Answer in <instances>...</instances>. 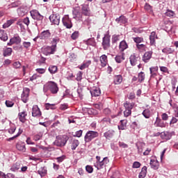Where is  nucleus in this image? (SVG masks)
Wrapping results in <instances>:
<instances>
[{
	"instance_id": "obj_1",
	"label": "nucleus",
	"mask_w": 178,
	"mask_h": 178,
	"mask_svg": "<svg viewBox=\"0 0 178 178\" xmlns=\"http://www.w3.org/2000/svg\"><path fill=\"white\" fill-rule=\"evenodd\" d=\"M31 16L32 18H33L34 20H37L35 23V26L40 29L42 28L44 26V24L42 23V20H44V16L41 15L38 10H33L30 12Z\"/></svg>"
},
{
	"instance_id": "obj_2",
	"label": "nucleus",
	"mask_w": 178,
	"mask_h": 178,
	"mask_svg": "<svg viewBox=\"0 0 178 178\" xmlns=\"http://www.w3.org/2000/svg\"><path fill=\"white\" fill-rule=\"evenodd\" d=\"M48 90H49L51 94H58L59 88L58 87V84L54 81H49L43 86L44 92H47Z\"/></svg>"
},
{
	"instance_id": "obj_3",
	"label": "nucleus",
	"mask_w": 178,
	"mask_h": 178,
	"mask_svg": "<svg viewBox=\"0 0 178 178\" xmlns=\"http://www.w3.org/2000/svg\"><path fill=\"white\" fill-rule=\"evenodd\" d=\"M68 140L69 137H67L66 135L58 136L57 139L54 142V145H56V147H65Z\"/></svg>"
},
{
	"instance_id": "obj_4",
	"label": "nucleus",
	"mask_w": 178,
	"mask_h": 178,
	"mask_svg": "<svg viewBox=\"0 0 178 178\" xmlns=\"http://www.w3.org/2000/svg\"><path fill=\"white\" fill-rule=\"evenodd\" d=\"M99 136L97 131H89L86 133L85 136V141L86 143H90L94 138H97Z\"/></svg>"
},
{
	"instance_id": "obj_5",
	"label": "nucleus",
	"mask_w": 178,
	"mask_h": 178,
	"mask_svg": "<svg viewBox=\"0 0 178 178\" xmlns=\"http://www.w3.org/2000/svg\"><path fill=\"white\" fill-rule=\"evenodd\" d=\"M56 51V45H52L51 47L47 46L45 47H43L42 49V52L44 54V55H46V56H48V55H52L55 54V51Z\"/></svg>"
},
{
	"instance_id": "obj_6",
	"label": "nucleus",
	"mask_w": 178,
	"mask_h": 178,
	"mask_svg": "<svg viewBox=\"0 0 178 178\" xmlns=\"http://www.w3.org/2000/svg\"><path fill=\"white\" fill-rule=\"evenodd\" d=\"M102 45L104 51H108L111 48V37L105 35L102 38Z\"/></svg>"
},
{
	"instance_id": "obj_7",
	"label": "nucleus",
	"mask_w": 178,
	"mask_h": 178,
	"mask_svg": "<svg viewBox=\"0 0 178 178\" xmlns=\"http://www.w3.org/2000/svg\"><path fill=\"white\" fill-rule=\"evenodd\" d=\"M51 24H54L56 26H59V23H60V15L58 14H51L49 17Z\"/></svg>"
},
{
	"instance_id": "obj_8",
	"label": "nucleus",
	"mask_w": 178,
	"mask_h": 178,
	"mask_svg": "<svg viewBox=\"0 0 178 178\" xmlns=\"http://www.w3.org/2000/svg\"><path fill=\"white\" fill-rule=\"evenodd\" d=\"M63 24L66 29H72L73 27V24L72 23V20L69 18V16L65 15L63 17L62 19Z\"/></svg>"
},
{
	"instance_id": "obj_9",
	"label": "nucleus",
	"mask_w": 178,
	"mask_h": 178,
	"mask_svg": "<svg viewBox=\"0 0 178 178\" xmlns=\"http://www.w3.org/2000/svg\"><path fill=\"white\" fill-rule=\"evenodd\" d=\"M107 163H109V159L108 157H104L101 161L96 162V168H97V169H103Z\"/></svg>"
},
{
	"instance_id": "obj_10",
	"label": "nucleus",
	"mask_w": 178,
	"mask_h": 178,
	"mask_svg": "<svg viewBox=\"0 0 178 178\" xmlns=\"http://www.w3.org/2000/svg\"><path fill=\"white\" fill-rule=\"evenodd\" d=\"M81 11L82 14L84 16H90L91 11L90 10V6L88 4H82L81 5Z\"/></svg>"
},
{
	"instance_id": "obj_11",
	"label": "nucleus",
	"mask_w": 178,
	"mask_h": 178,
	"mask_svg": "<svg viewBox=\"0 0 178 178\" xmlns=\"http://www.w3.org/2000/svg\"><path fill=\"white\" fill-rule=\"evenodd\" d=\"M17 12L18 13L19 16H21V17H23L25 15L27 14V6H22L19 8H17Z\"/></svg>"
},
{
	"instance_id": "obj_12",
	"label": "nucleus",
	"mask_w": 178,
	"mask_h": 178,
	"mask_svg": "<svg viewBox=\"0 0 178 178\" xmlns=\"http://www.w3.org/2000/svg\"><path fill=\"white\" fill-rule=\"evenodd\" d=\"M32 116H33V118H40V116H41V111H40L38 106L35 105L33 106Z\"/></svg>"
},
{
	"instance_id": "obj_13",
	"label": "nucleus",
	"mask_w": 178,
	"mask_h": 178,
	"mask_svg": "<svg viewBox=\"0 0 178 178\" xmlns=\"http://www.w3.org/2000/svg\"><path fill=\"white\" fill-rule=\"evenodd\" d=\"M154 125L156 126V127H161V128L166 127V123H164V122L162 121L161 118H159V115L156 118Z\"/></svg>"
},
{
	"instance_id": "obj_14",
	"label": "nucleus",
	"mask_w": 178,
	"mask_h": 178,
	"mask_svg": "<svg viewBox=\"0 0 178 178\" xmlns=\"http://www.w3.org/2000/svg\"><path fill=\"white\" fill-rule=\"evenodd\" d=\"M49 37H51V32H49V30L42 31L39 35L40 40H48Z\"/></svg>"
},
{
	"instance_id": "obj_15",
	"label": "nucleus",
	"mask_w": 178,
	"mask_h": 178,
	"mask_svg": "<svg viewBox=\"0 0 178 178\" xmlns=\"http://www.w3.org/2000/svg\"><path fill=\"white\" fill-rule=\"evenodd\" d=\"M29 89H25L21 95V99L24 102V104H26V102L29 101Z\"/></svg>"
},
{
	"instance_id": "obj_16",
	"label": "nucleus",
	"mask_w": 178,
	"mask_h": 178,
	"mask_svg": "<svg viewBox=\"0 0 178 178\" xmlns=\"http://www.w3.org/2000/svg\"><path fill=\"white\" fill-rule=\"evenodd\" d=\"M22 42V38L19 36H14L13 38L10 40V42L8 43V45H13V44H19Z\"/></svg>"
},
{
	"instance_id": "obj_17",
	"label": "nucleus",
	"mask_w": 178,
	"mask_h": 178,
	"mask_svg": "<svg viewBox=\"0 0 178 178\" xmlns=\"http://www.w3.org/2000/svg\"><path fill=\"white\" fill-rule=\"evenodd\" d=\"M150 166L152 169H154V170H157V169H159V162L156 159H151Z\"/></svg>"
},
{
	"instance_id": "obj_18",
	"label": "nucleus",
	"mask_w": 178,
	"mask_h": 178,
	"mask_svg": "<svg viewBox=\"0 0 178 178\" xmlns=\"http://www.w3.org/2000/svg\"><path fill=\"white\" fill-rule=\"evenodd\" d=\"M16 148L18 151L21 152H26V143L23 142H19L16 145Z\"/></svg>"
},
{
	"instance_id": "obj_19",
	"label": "nucleus",
	"mask_w": 178,
	"mask_h": 178,
	"mask_svg": "<svg viewBox=\"0 0 178 178\" xmlns=\"http://www.w3.org/2000/svg\"><path fill=\"white\" fill-rule=\"evenodd\" d=\"M151 58H152V51H146L143 56V60L147 63Z\"/></svg>"
},
{
	"instance_id": "obj_20",
	"label": "nucleus",
	"mask_w": 178,
	"mask_h": 178,
	"mask_svg": "<svg viewBox=\"0 0 178 178\" xmlns=\"http://www.w3.org/2000/svg\"><path fill=\"white\" fill-rule=\"evenodd\" d=\"M129 60L131 66H136L137 62L140 60V57H136V55L133 54L130 56Z\"/></svg>"
},
{
	"instance_id": "obj_21",
	"label": "nucleus",
	"mask_w": 178,
	"mask_h": 178,
	"mask_svg": "<svg viewBox=\"0 0 178 178\" xmlns=\"http://www.w3.org/2000/svg\"><path fill=\"white\" fill-rule=\"evenodd\" d=\"M161 137L163 140H170V138H172V134L168 131L161 132Z\"/></svg>"
},
{
	"instance_id": "obj_22",
	"label": "nucleus",
	"mask_w": 178,
	"mask_h": 178,
	"mask_svg": "<svg viewBox=\"0 0 178 178\" xmlns=\"http://www.w3.org/2000/svg\"><path fill=\"white\" fill-rule=\"evenodd\" d=\"M18 118L22 123H24V122H26V118H27V111L19 112Z\"/></svg>"
},
{
	"instance_id": "obj_23",
	"label": "nucleus",
	"mask_w": 178,
	"mask_h": 178,
	"mask_svg": "<svg viewBox=\"0 0 178 178\" xmlns=\"http://www.w3.org/2000/svg\"><path fill=\"white\" fill-rule=\"evenodd\" d=\"M90 94L92 97H99L101 95V90L98 88H93L90 90Z\"/></svg>"
},
{
	"instance_id": "obj_24",
	"label": "nucleus",
	"mask_w": 178,
	"mask_h": 178,
	"mask_svg": "<svg viewBox=\"0 0 178 178\" xmlns=\"http://www.w3.org/2000/svg\"><path fill=\"white\" fill-rule=\"evenodd\" d=\"M158 38V36L156 35V33L152 32L149 35V41H150V45H155V40Z\"/></svg>"
},
{
	"instance_id": "obj_25",
	"label": "nucleus",
	"mask_w": 178,
	"mask_h": 178,
	"mask_svg": "<svg viewBox=\"0 0 178 178\" xmlns=\"http://www.w3.org/2000/svg\"><path fill=\"white\" fill-rule=\"evenodd\" d=\"M128 48L129 45L127 44V42H126L124 40H122L120 42L119 49L121 52H123V51L127 49Z\"/></svg>"
},
{
	"instance_id": "obj_26",
	"label": "nucleus",
	"mask_w": 178,
	"mask_h": 178,
	"mask_svg": "<svg viewBox=\"0 0 178 178\" xmlns=\"http://www.w3.org/2000/svg\"><path fill=\"white\" fill-rule=\"evenodd\" d=\"M127 128V120H120V124L118 125L119 130H126Z\"/></svg>"
},
{
	"instance_id": "obj_27",
	"label": "nucleus",
	"mask_w": 178,
	"mask_h": 178,
	"mask_svg": "<svg viewBox=\"0 0 178 178\" xmlns=\"http://www.w3.org/2000/svg\"><path fill=\"white\" fill-rule=\"evenodd\" d=\"M100 62L102 67H105L108 63V56H106L105 54H103L102 56H100Z\"/></svg>"
},
{
	"instance_id": "obj_28",
	"label": "nucleus",
	"mask_w": 178,
	"mask_h": 178,
	"mask_svg": "<svg viewBox=\"0 0 178 178\" xmlns=\"http://www.w3.org/2000/svg\"><path fill=\"white\" fill-rule=\"evenodd\" d=\"M115 22L119 24H125V23L127 22V18L124 17V15H121L118 18H116Z\"/></svg>"
},
{
	"instance_id": "obj_29",
	"label": "nucleus",
	"mask_w": 178,
	"mask_h": 178,
	"mask_svg": "<svg viewBox=\"0 0 178 178\" xmlns=\"http://www.w3.org/2000/svg\"><path fill=\"white\" fill-rule=\"evenodd\" d=\"M0 40L1 41H8V34L2 29H0Z\"/></svg>"
},
{
	"instance_id": "obj_30",
	"label": "nucleus",
	"mask_w": 178,
	"mask_h": 178,
	"mask_svg": "<svg viewBox=\"0 0 178 178\" xmlns=\"http://www.w3.org/2000/svg\"><path fill=\"white\" fill-rule=\"evenodd\" d=\"M115 135V131L113 130H108L106 132L104 133V136L106 137L108 140L110 138H112L113 136Z\"/></svg>"
},
{
	"instance_id": "obj_31",
	"label": "nucleus",
	"mask_w": 178,
	"mask_h": 178,
	"mask_svg": "<svg viewBox=\"0 0 178 178\" xmlns=\"http://www.w3.org/2000/svg\"><path fill=\"white\" fill-rule=\"evenodd\" d=\"M85 44H86V45H90L91 47H95V45H97V42H95V39H94V38L88 39L85 42Z\"/></svg>"
},
{
	"instance_id": "obj_32",
	"label": "nucleus",
	"mask_w": 178,
	"mask_h": 178,
	"mask_svg": "<svg viewBox=\"0 0 178 178\" xmlns=\"http://www.w3.org/2000/svg\"><path fill=\"white\" fill-rule=\"evenodd\" d=\"M91 65V60L84 61L80 66V70H84L86 67H88Z\"/></svg>"
},
{
	"instance_id": "obj_33",
	"label": "nucleus",
	"mask_w": 178,
	"mask_h": 178,
	"mask_svg": "<svg viewBox=\"0 0 178 178\" xmlns=\"http://www.w3.org/2000/svg\"><path fill=\"white\" fill-rule=\"evenodd\" d=\"M125 109L128 111H131L134 108V103L126 102L124 104Z\"/></svg>"
},
{
	"instance_id": "obj_34",
	"label": "nucleus",
	"mask_w": 178,
	"mask_h": 178,
	"mask_svg": "<svg viewBox=\"0 0 178 178\" xmlns=\"http://www.w3.org/2000/svg\"><path fill=\"white\" fill-rule=\"evenodd\" d=\"M123 81V78L122 75H117L114 77V83L115 84H120Z\"/></svg>"
},
{
	"instance_id": "obj_35",
	"label": "nucleus",
	"mask_w": 178,
	"mask_h": 178,
	"mask_svg": "<svg viewBox=\"0 0 178 178\" xmlns=\"http://www.w3.org/2000/svg\"><path fill=\"white\" fill-rule=\"evenodd\" d=\"M13 23H15V19L8 20L4 24H3V29H8V27H10Z\"/></svg>"
},
{
	"instance_id": "obj_36",
	"label": "nucleus",
	"mask_w": 178,
	"mask_h": 178,
	"mask_svg": "<svg viewBox=\"0 0 178 178\" xmlns=\"http://www.w3.org/2000/svg\"><path fill=\"white\" fill-rule=\"evenodd\" d=\"M147 176V166H144L139 174V178H144Z\"/></svg>"
},
{
	"instance_id": "obj_37",
	"label": "nucleus",
	"mask_w": 178,
	"mask_h": 178,
	"mask_svg": "<svg viewBox=\"0 0 178 178\" xmlns=\"http://www.w3.org/2000/svg\"><path fill=\"white\" fill-rule=\"evenodd\" d=\"M162 52L168 55L169 54H173L175 52V49L170 47H165L163 49Z\"/></svg>"
},
{
	"instance_id": "obj_38",
	"label": "nucleus",
	"mask_w": 178,
	"mask_h": 178,
	"mask_svg": "<svg viewBox=\"0 0 178 178\" xmlns=\"http://www.w3.org/2000/svg\"><path fill=\"white\" fill-rule=\"evenodd\" d=\"M143 115L146 119H149V118H151V111L148 108L145 109L143 112Z\"/></svg>"
},
{
	"instance_id": "obj_39",
	"label": "nucleus",
	"mask_w": 178,
	"mask_h": 178,
	"mask_svg": "<svg viewBox=\"0 0 178 178\" xmlns=\"http://www.w3.org/2000/svg\"><path fill=\"white\" fill-rule=\"evenodd\" d=\"M80 143L79 142L78 140H73L71 145V148L73 151L76 149L78 147Z\"/></svg>"
},
{
	"instance_id": "obj_40",
	"label": "nucleus",
	"mask_w": 178,
	"mask_h": 178,
	"mask_svg": "<svg viewBox=\"0 0 178 178\" xmlns=\"http://www.w3.org/2000/svg\"><path fill=\"white\" fill-rule=\"evenodd\" d=\"M49 72L51 74H55V73L56 72H58V67H56L55 65H50L49 67Z\"/></svg>"
},
{
	"instance_id": "obj_41",
	"label": "nucleus",
	"mask_w": 178,
	"mask_h": 178,
	"mask_svg": "<svg viewBox=\"0 0 178 178\" xmlns=\"http://www.w3.org/2000/svg\"><path fill=\"white\" fill-rule=\"evenodd\" d=\"M138 80L139 83H143V81L145 80V74L143 72H140L138 76Z\"/></svg>"
},
{
	"instance_id": "obj_42",
	"label": "nucleus",
	"mask_w": 178,
	"mask_h": 178,
	"mask_svg": "<svg viewBox=\"0 0 178 178\" xmlns=\"http://www.w3.org/2000/svg\"><path fill=\"white\" fill-rule=\"evenodd\" d=\"M12 48H7L3 51V56H10L12 55Z\"/></svg>"
},
{
	"instance_id": "obj_43",
	"label": "nucleus",
	"mask_w": 178,
	"mask_h": 178,
	"mask_svg": "<svg viewBox=\"0 0 178 178\" xmlns=\"http://www.w3.org/2000/svg\"><path fill=\"white\" fill-rule=\"evenodd\" d=\"M38 173L40 175L41 177H43V176L47 175V170L44 168H40V170H38Z\"/></svg>"
},
{
	"instance_id": "obj_44",
	"label": "nucleus",
	"mask_w": 178,
	"mask_h": 178,
	"mask_svg": "<svg viewBox=\"0 0 178 178\" xmlns=\"http://www.w3.org/2000/svg\"><path fill=\"white\" fill-rule=\"evenodd\" d=\"M19 169H20V165H19V164L15 163L13 164V166L10 168V171L11 172H17V170H19Z\"/></svg>"
},
{
	"instance_id": "obj_45",
	"label": "nucleus",
	"mask_w": 178,
	"mask_h": 178,
	"mask_svg": "<svg viewBox=\"0 0 178 178\" xmlns=\"http://www.w3.org/2000/svg\"><path fill=\"white\" fill-rule=\"evenodd\" d=\"M145 9L146 10H148V12L150 13V15H154V11H152V7L149 4L146 3L145 5Z\"/></svg>"
},
{
	"instance_id": "obj_46",
	"label": "nucleus",
	"mask_w": 178,
	"mask_h": 178,
	"mask_svg": "<svg viewBox=\"0 0 178 178\" xmlns=\"http://www.w3.org/2000/svg\"><path fill=\"white\" fill-rule=\"evenodd\" d=\"M115 59L117 63H121L122 60H124V57L122 55L116 56Z\"/></svg>"
},
{
	"instance_id": "obj_47",
	"label": "nucleus",
	"mask_w": 178,
	"mask_h": 178,
	"mask_svg": "<svg viewBox=\"0 0 178 178\" xmlns=\"http://www.w3.org/2000/svg\"><path fill=\"white\" fill-rule=\"evenodd\" d=\"M22 133H23V130L19 129L17 135H15L11 138H9L7 140L12 141V140H15V138H17V137H19V136H20V134H22Z\"/></svg>"
},
{
	"instance_id": "obj_48",
	"label": "nucleus",
	"mask_w": 178,
	"mask_h": 178,
	"mask_svg": "<svg viewBox=\"0 0 178 178\" xmlns=\"http://www.w3.org/2000/svg\"><path fill=\"white\" fill-rule=\"evenodd\" d=\"M120 38V35H114L112 37V43L113 44H116V42H118V41H119Z\"/></svg>"
},
{
	"instance_id": "obj_49",
	"label": "nucleus",
	"mask_w": 178,
	"mask_h": 178,
	"mask_svg": "<svg viewBox=\"0 0 178 178\" xmlns=\"http://www.w3.org/2000/svg\"><path fill=\"white\" fill-rule=\"evenodd\" d=\"M133 40L136 44H140L144 41V39L140 37L134 38Z\"/></svg>"
},
{
	"instance_id": "obj_50",
	"label": "nucleus",
	"mask_w": 178,
	"mask_h": 178,
	"mask_svg": "<svg viewBox=\"0 0 178 178\" xmlns=\"http://www.w3.org/2000/svg\"><path fill=\"white\" fill-rule=\"evenodd\" d=\"M45 108L47 110V111H49V109H55V104H51L49 103H47L45 105Z\"/></svg>"
},
{
	"instance_id": "obj_51",
	"label": "nucleus",
	"mask_w": 178,
	"mask_h": 178,
	"mask_svg": "<svg viewBox=\"0 0 178 178\" xmlns=\"http://www.w3.org/2000/svg\"><path fill=\"white\" fill-rule=\"evenodd\" d=\"M165 16H168V17H173V16H175V12L168 10L165 13Z\"/></svg>"
},
{
	"instance_id": "obj_52",
	"label": "nucleus",
	"mask_w": 178,
	"mask_h": 178,
	"mask_svg": "<svg viewBox=\"0 0 178 178\" xmlns=\"http://www.w3.org/2000/svg\"><path fill=\"white\" fill-rule=\"evenodd\" d=\"M6 105L7 108H12V106H13V105H15V103L10 100H6Z\"/></svg>"
},
{
	"instance_id": "obj_53",
	"label": "nucleus",
	"mask_w": 178,
	"mask_h": 178,
	"mask_svg": "<svg viewBox=\"0 0 178 178\" xmlns=\"http://www.w3.org/2000/svg\"><path fill=\"white\" fill-rule=\"evenodd\" d=\"M24 48H26V49H29L30 47H31V42H22Z\"/></svg>"
},
{
	"instance_id": "obj_54",
	"label": "nucleus",
	"mask_w": 178,
	"mask_h": 178,
	"mask_svg": "<svg viewBox=\"0 0 178 178\" xmlns=\"http://www.w3.org/2000/svg\"><path fill=\"white\" fill-rule=\"evenodd\" d=\"M133 129H140V123L138 121H135L132 122Z\"/></svg>"
},
{
	"instance_id": "obj_55",
	"label": "nucleus",
	"mask_w": 178,
	"mask_h": 178,
	"mask_svg": "<svg viewBox=\"0 0 178 178\" xmlns=\"http://www.w3.org/2000/svg\"><path fill=\"white\" fill-rule=\"evenodd\" d=\"M149 70H150V74H152V76H156V74L155 73V72H156V70H158L157 67H150Z\"/></svg>"
},
{
	"instance_id": "obj_56",
	"label": "nucleus",
	"mask_w": 178,
	"mask_h": 178,
	"mask_svg": "<svg viewBox=\"0 0 178 178\" xmlns=\"http://www.w3.org/2000/svg\"><path fill=\"white\" fill-rule=\"evenodd\" d=\"M131 115V110H127L125 108V111H124V118H129Z\"/></svg>"
},
{
	"instance_id": "obj_57",
	"label": "nucleus",
	"mask_w": 178,
	"mask_h": 178,
	"mask_svg": "<svg viewBox=\"0 0 178 178\" xmlns=\"http://www.w3.org/2000/svg\"><path fill=\"white\" fill-rule=\"evenodd\" d=\"M71 38H72V40H77V38H79V31L74 32L71 35Z\"/></svg>"
},
{
	"instance_id": "obj_58",
	"label": "nucleus",
	"mask_w": 178,
	"mask_h": 178,
	"mask_svg": "<svg viewBox=\"0 0 178 178\" xmlns=\"http://www.w3.org/2000/svg\"><path fill=\"white\" fill-rule=\"evenodd\" d=\"M77 58V54H74V53H70V59L71 61H73L74 60H76Z\"/></svg>"
},
{
	"instance_id": "obj_59",
	"label": "nucleus",
	"mask_w": 178,
	"mask_h": 178,
	"mask_svg": "<svg viewBox=\"0 0 178 178\" xmlns=\"http://www.w3.org/2000/svg\"><path fill=\"white\" fill-rule=\"evenodd\" d=\"M83 79V72L79 71L76 74V80L77 81H80Z\"/></svg>"
},
{
	"instance_id": "obj_60",
	"label": "nucleus",
	"mask_w": 178,
	"mask_h": 178,
	"mask_svg": "<svg viewBox=\"0 0 178 178\" xmlns=\"http://www.w3.org/2000/svg\"><path fill=\"white\" fill-rule=\"evenodd\" d=\"M22 3L20 1H15L14 3H11V8H17V6H20Z\"/></svg>"
},
{
	"instance_id": "obj_61",
	"label": "nucleus",
	"mask_w": 178,
	"mask_h": 178,
	"mask_svg": "<svg viewBox=\"0 0 178 178\" xmlns=\"http://www.w3.org/2000/svg\"><path fill=\"white\" fill-rule=\"evenodd\" d=\"M86 170L88 172V173H92L94 169L91 165H86Z\"/></svg>"
},
{
	"instance_id": "obj_62",
	"label": "nucleus",
	"mask_w": 178,
	"mask_h": 178,
	"mask_svg": "<svg viewBox=\"0 0 178 178\" xmlns=\"http://www.w3.org/2000/svg\"><path fill=\"white\" fill-rule=\"evenodd\" d=\"M42 138V134H38L34 136L35 141H38L39 140H41Z\"/></svg>"
},
{
	"instance_id": "obj_63",
	"label": "nucleus",
	"mask_w": 178,
	"mask_h": 178,
	"mask_svg": "<svg viewBox=\"0 0 178 178\" xmlns=\"http://www.w3.org/2000/svg\"><path fill=\"white\" fill-rule=\"evenodd\" d=\"M13 66L15 69H19L22 66V64H20V62L16 61L13 64Z\"/></svg>"
},
{
	"instance_id": "obj_64",
	"label": "nucleus",
	"mask_w": 178,
	"mask_h": 178,
	"mask_svg": "<svg viewBox=\"0 0 178 178\" xmlns=\"http://www.w3.org/2000/svg\"><path fill=\"white\" fill-rule=\"evenodd\" d=\"M77 94H78L79 98H81V99H83V89L81 88H78Z\"/></svg>"
}]
</instances>
